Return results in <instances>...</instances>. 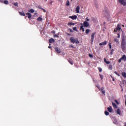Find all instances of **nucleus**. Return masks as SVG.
I'll list each match as a JSON object with an SVG mask.
<instances>
[{
	"label": "nucleus",
	"mask_w": 126,
	"mask_h": 126,
	"mask_svg": "<svg viewBox=\"0 0 126 126\" xmlns=\"http://www.w3.org/2000/svg\"><path fill=\"white\" fill-rule=\"evenodd\" d=\"M83 25H84V26L85 27H86L87 28L88 27H89V26H90L89 23H88V22H87V21H85V22H84V23H83Z\"/></svg>",
	"instance_id": "0eeeda50"
},
{
	"label": "nucleus",
	"mask_w": 126,
	"mask_h": 126,
	"mask_svg": "<svg viewBox=\"0 0 126 126\" xmlns=\"http://www.w3.org/2000/svg\"><path fill=\"white\" fill-rule=\"evenodd\" d=\"M43 11V12H46V10L42 8V9H41Z\"/></svg>",
	"instance_id": "49530a36"
},
{
	"label": "nucleus",
	"mask_w": 126,
	"mask_h": 126,
	"mask_svg": "<svg viewBox=\"0 0 126 126\" xmlns=\"http://www.w3.org/2000/svg\"><path fill=\"white\" fill-rule=\"evenodd\" d=\"M111 52H114V49H112Z\"/></svg>",
	"instance_id": "13d9d810"
},
{
	"label": "nucleus",
	"mask_w": 126,
	"mask_h": 126,
	"mask_svg": "<svg viewBox=\"0 0 126 126\" xmlns=\"http://www.w3.org/2000/svg\"><path fill=\"white\" fill-rule=\"evenodd\" d=\"M73 30H74V31H76L77 32V28L76 27H74L73 28Z\"/></svg>",
	"instance_id": "7c9ffc66"
},
{
	"label": "nucleus",
	"mask_w": 126,
	"mask_h": 126,
	"mask_svg": "<svg viewBox=\"0 0 126 126\" xmlns=\"http://www.w3.org/2000/svg\"><path fill=\"white\" fill-rule=\"evenodd\" d=\"M89 57H90V58H93V55L91 54H89Z\"/></svg>",
	"instance_id": "f704fd0d"
},
{
	"label": "nucleus",
	"mask_w": 126,
	"mask_h": 126,
	"mask_svg": "<svg viewBox=\"0 0 126 126\" xmlns=\"http://www.w3.org/2000/svg\"><path fill=\"white\" fill-rule=\"evenodd\" d=\"M55 52H56L58 54H61L62 51H61V49H59V47H56L55 48Z\"/></svg>",
	"instance_id": "1a4fd4ad"
},
{
	"label": "nucleus",
	"mask_w": 126,
	"mask_h": 126,
	"mask_svg": "<svg viewBox=\"0 0 126 126\" xmlns=\"http://www.w3.org/2000/svg\"><path fill=\"white\" fill-rule=\"evenodd\" d=\"M122 61H123L122 59V58H120V59L118 60V63H122Z\"/></svg>",
	"instance_id": "e433bc0d"
},
{
	"label": "nucleus",
	"mask_w": 126,
	"mask_h": 126,
	"mask_svg": "<svg viewBox=\"0 0 126 126\" xmlns=\"http://www.w3.org/2000/svg\"><path fill=\"white\" fill-rule=\"evenodd\" d=\"M121 58V60H122V61H124V62H126V55H124Z\"/></svg>",
	"instance_id": "4468645a"
},
{
	"label": "nucleus",
	"mask_w": 126,
	"mask_h": 126,
	"mask_svg": "<svg viewBox=\"0 0 126 126\" xmlns=\"http://www.w3.org/2000/svg\"><path fill=\"white\" fill-rule=\"evenodd\" d=\"M126 39H125V36L122 38L121 41V48L122 50H125L126 49Z\"/></svg>",
	"instance_id": "f257e3e1"
},
{
	"label": "nucleus",
	"mask_w": 126,
	"mask_h": 126,
	"mask_svg": "<svg viewBox=\"0 0 126 126\" xmlns=\"http://www.w3.org/2000/svg\"><path fill=\"white\" fill-rule=\"evenodd\" d=\"M49 45L51 46V44H49Z\"/></svg>",
	"instance_id": "69168bd1"
},
{
	"label": "nucleus",
	"mask_w": 126,
	"mask_h": 126,
	"mask_svg": "<svg viewBox=\"0 0 126 126\" xmlns=\"http://www.w3.org/2000/svg\"><path fill=\"white\" fill-rule=\"evenodd\" d=\"M86 20L87 21H89V20H90L88 18V17H87V18H86Z\"/></svg>",
	"instance_id": "09e8293b"
},
{
	"label": "nucleus",
	"mask_w": 126,
	"mask_h": 126,
	"mask_svg": "<svg viewBox=\"0 0 126 126\" xmlns=\"http://www.w3.org/2000/svg\"><path fill=\"white\" fill-rule=\"evenodd\" d=\"M70 41L71 43H72L73 44H74V43H76V44H79V41H78L77 38H74V37H71L70 38Z\"/></svg>",
	"instance_id": "f03ea898"
},
{
	"label": "nucleus",
	"mask_w": 126,
	"mask_h": 126,
	"mask_svg": "<svg viewBox=\"0 0 126 126\" xmlns=\"http://www.w3.org/2000/svg\"><path fill=\"white\" fill-rule=\"evenodd\" d=\"M112 106H113V108H114V109L118 108V106L117 105V104L115 103H114L113 102H112Z\"/></svg>",
	"instance_id": "f3484780"
},
{
	"label": "nucleus",
	"mask_w": 126,
	"mask_h": 126,
	"mask_svg": "<svg viewBox=\"0 0 126 126\" xmlns=\"http://www.w3.org/2000/svg\"><path fill=\"white\" fill-rule=\"evenodd\" d=\"M12 7L14 8V7L13 6Z\"/></svg>",
	"instance_id": "774afa93"
},
{
	"label": "nucleus",
	"mask_w": 126,
	"mask_h": 126,
	"mask_svg": "<svg viewBox=\"0 0 126 126\" xmlns=\"http://www.w3.org/2000/svg\"><path fill=\"white\" fill-rule=\"evenodd\" d=\"M108 69L112 70L113 69V65L112 64L109 65Z\"/></svg>",
	"instance_id": "b1692460"
},
{
	"label": "nucleus",
	"mask_w": 126,
	"mask_h": 126,
	"mask_svg": "<svg viewBox=\"0 0 126 126\" xmlns=\"http://www.w3.org/2000/svg\"><path fill=\"white\" fill-rule=\"evenodd\" d=\"M69 30H70V32L71 33L73 32V31L71 29H69Z\"/></svg>",
	"instance_id": "c03bdc74"
},
{
	"label": "nucleus",
	"mask_w": 126,
	"mask_h": 126,
	"mask_svg": "<svg viewBox=\"0 0 126 126\" xmlns=\"http://www.w3.org/2000/svg\"><path fill=\"white\" fill-rule=\"evenodd\" d=\"M99 46H105L107 45V41H105L99 44Z\"/></svg>",
	"instance_id": "f8f14e48"
},
{
	"label": "nucleus",
	"mask_w": 126,
	"mask_h": 126,
	"mask_svg": "<svg viewBox=\"0 0 126 126\" xmlns=\"http://www.w3.org/2000/svg\"><path fill=\"white\" fill-rule=\"evenodd\" d=\"M98 70L99 72H102V69L101 68H99Z\"/></svg>",
	"instance_id": "a19ab883"
},
{
	"label": "nucleus",
	"mask_w": 126,
	"mask_h": 126,
	"mask_svg": "<svg viewBox=\"0 0 126 126\" xmlns=\"http://www.w3.org/2000/svg\"><path fill=\"white\" fill-rule=\"evenodd\" d=\"M19 13L21 16H25V13L24 12H19Z\"/></svg>",
	"instance_id": "a211bd4d"
},
{
	"label": "nucleus",
	"mask_w": 126,
	"mask_h": 126,
	"mask_svg": "<svg viewBox=\"0 0 126 126\" xmlns=\"http://www.w3.org/2000/svg\"><path fill=\"white\" fill-rule=\"evenodd\" d=\"M68 26H69V25H75V24L73 23H68Z\"/></svg>",
	"instance_id": "c756f323"
},
{
	"label": "nucleus",
	"mask_w": 126,
	"mask_h": 126,
	"mask_svg": "<svg viewBox=\"0 0 126 126\" xmlns=\"http://www.w3.org/2000/svg\"><path fill=\"white\" fill-rule=\"evenodd\" d=\"M52 48V47H51V46H48V48L49 49H51Z\"/></svg>",
	"instance_id": "5fc2aeb1"
},
{
	"label": "nucleus",
	"mask_w": 126,
	"mask_h": 126,
	"mask_svg": "<svg viewBox=\"0 0 126 126\" xmlns=\"http://www.w3.org/2000/svg\"><path fill=\"white\" fill-rule=\"evenodd\" d=\"M118 2L119 3H121V4H122V5H124V6H126V0H118Z\"/></svg>",
	"instance_id": "7ed1b4c3"
},
{
	"label": "nucleus",
	"mask_w": 126,
	"mask_h": 126,
	"mask_svg": "<svg viewBox=\"0 0 126 126\" xmlns=\"http://www.w3.org/2000/svg\"><path fill=\"white\" fill-rule=\"evenodd\" d=\"M37 14H38V13H37V12H35V13H34V15H37Z\"/></svg>",
	"instance_id": "864d4df0"
},
{
	"label": "nucleus",
	"mask_w": 126,
	"mask_h": 126,
	"mask_svg": "<svg viewBox=\"0 0 126 126\" xmlns=\"http://www.w3.org/2000/svg\"><path fill=\"white\" fill-rule=\"evenodd\" d=\"M121 30H122V28H121V26L120 25V24H118L117 28L114 30V32H117V31H121Z\"/></svg>",
	"instance_id": "39448f33"
},
{
	"label": "nucleus",
	"mask_w": 126,
	"mask_h": 126,
	"mask_svg": "<svg viewBox=\"0 0 126 126\" xmlns=\"http://www.w3.org/2000/svg\"><path fill=\"white\" fill-rule=\"evenodd\" d=\"M43 20V18L41 17H39L38 18H37V21H42Z\"/></svg>",
	"instance_id": "4be33fe9"
},
{
	"label": "nucleus",
	"mask_w": 126,
	"mask_h": 126,
	"mask_svg": "<svg viewBox=\"0 0 126 126\" xmlns=\"http://www.w3.org/2000/svg\"><path fill=\"white\" fill-rule=\"evenodd\" d=\"M117 113L118 115H121V109H120L119 108L117 109Z\"/></svg>",
	"instance_id": "412c9836"
},
{
	"label": "nucleus",
	"mask_w": 126,
	"mask_h": 126,
	"mask_svg": "<svg viewBox=\"0 0 126 126\" xmlns=\"http://www.w3.org/2000/svg\"><path fill=\"white\" fill-rule=\"evenodd\" d=\"M110 55H113V52L112 51L110 53Z\"/></svg>",
	"instance_id": "6e6d98bb"
},
{
	"label": "nucleus",
	"mask_w": 126,
	"mask_h": 126,
	"mask_svg": "<svg viewBox=\"0 0 126 126\" xmlns=\"http://www.w3.org/2000/svg\"><path fill=\"white\" fill-rule=\"evenodd\" d=\"M114 41V42H119V40L117 39V38H115Z\"/></svg>",
	"instance_id": "58836bf2"
},
{
	"label": "nucleus",
	"mask_w": 126,
	"mask_h": 126,
	"mask_svg": "<svg viewBox=\"0 0 126 126\" xmlns=\"http://www.w3.org/2000/svg\"><path fill=\"white\" fill-rule=\"evenodd\" d=\"M80 24L81 26L80 27V30H82L83 32H84V31H85V30L83 28V24L81 23Z\"/></svg>",
	"instance_id": "ddd939ff"
},
{
	"label": "nucleus",
	"mask_w": 126,
	"mask_h": 126,
	"mask_svg": "<svg viewBox=\"0 0 126 126\" xmlns=\"http://www.w3.org/2000/svg\"><path fill=\"white\" fill-rule=\"evenodd\" d=\"M104 24H106V23H104Z\"/></svg>",
	"instance_id": "0e129e2a"
},
{
	"label": "nucleus",
	"mask_w": 126,
	"mask_h": 126,
	"mask_svg": "<svg viewBox=\"0 0 126 126\" xmlns=\"http://www.w3.org/2000/svg\"><path fill=\"white\" fill-rule=\"evenodd\" d=\"M108 46L109 47L110 50H111V49H112V45H111V43H109Z\"/></svg>",
	"instance_id": "473e14b6"
},
{
	"label": "nucleus",
	"mask_w": 126,
	"mask_h": 126,
	"mask_svg": "<svg viewBox=\"0 0 126 126\" xmlns=\"http://www.w3.org/2000/svg\"><path fill=\"white\" fill-rule=\"evenodd\" d=\"M3 2L4 4H8V0H5Z\"/></svg>",
	"instance_id": "cd10ccee"
},
{
	"label": "nucleus",
	"mask_w": 126,
	"mask_h": 126,
	"mask_svg": "<svg viewBox=\"0 0 126 126\" xmlns=\"http://www.w3.org/2000/svg\"><path fill=\"white\" fill-rule=\"evenodd\" d=\"M51 33H52L53 34H55L56 33V31H53Z\"/></svg>",
	"instance_id": "de8ad7c7"
},
{
	"label": "nucleus",
	"mask_w": 126,
	"mask_h": 126,
	"mask_svg": "<svg viewBox=\"0 0 126 126\" xmlns=\"http://www.w3.org/2000/svg\"><path fill=\"white\" fill-rule=\"evenodd\" d=\"M66 5H67V6H68V5H69V0H67Z\"/></svg>",
	"instance_id": "72a5a7b5"
},
{
	"label": "nucleus",
	"mask_w": 126,
	"mask_h": 126,
	"mask_svg": "<svg viewBox=\"0 0 126 126\" xmlns=\"http://www.w3.org/2000/svg\"><path fill=\"white\" fill-rule=\"evenodd\" d=\"M80 10V7L79 6H77V7L76 8V10H75L76 13H79Z\"/></svg>",
	"instance_id": "9b49d317"
},
{
	"label": "nucleus",
	"mask_w": 126,
	"mask_h": 126,
	"mask_svg": "<svg viewBox=\"0 0 126 126\" xmlns=\"http://www.w3.org/2000/svg\"><path fill=\"white\" fill-rule=\"evenodd\" d=\"M54 37H55L56 38H59V35H58V34H54Z\"/></svg>",
	"instance_id": "c9c22d12"
},
{
	"label": "nucleus",
	"mask_w": 126,
	"mask_h": 126,
	"mask_svg": "<svg viewBox=\"0 0 126 126\" xmlns=\"http://www.w3.org/2000/svg\"><path fill=\"white\" fill-rule=\"evenodd\" d=\"M95 34H96V32H93L92 33V35H91V44L92 45L93 44V42L94 41V37H95Z\"/></svg>",
	"instance_id": "20e7f679"
},
{
	"label": "nucleus",
	"mask_w": 126,
	"mask_h": 126,
	"mask_svg": "<svg viewBox=\"0 0 126 126\" xmlns=\"http://www.w3.org/2000/svg\"><path fill=\"white\" fill-rule=\"evenodd\" d=\"M114 73L115 74H116V75H118V76H121V75H120V74L118 73V72H117V71H114Z\"/></svg>",
	"instance_id": "c85d7f7f"
},
{
	"label": "nucleus",
	"mask_w": 126,
	"mask_h": 126,
	"mask_svg": "<svg viewBox=\"0 0 126 126\" xmlns=\"http://www.w3.org/2000/svg\"><path fill=\"white\" fill-rule=\"evenodd\" d=\"M113 81H115V79L113 78Z\"/></svg>",
	"instance_id": "052dcab7"
},
{
	"label": "nucleus",
	"mask_w": 126,
	"mask_h": 126,
	"mask_svg": "<svg viewBox=\"0 0 126 126\" xmlns=\"http://www.w3.org/2000/svg\"><path fill=\"white\" fill-rule=\"evenodd\" d=\"M69 18H71V19H72V20H75L77 19V16L75 15L73 16H69Z\"/></svg>",
	"instance_id": "423d86ee"
},
{
	"label": "nucleus",
	"mask_w": 126,
	"mask_h": 126,
	"mask_svg": "<svg viewBox=\"0 0 126 126\" xmlns=\"http://www.w3.org/2000/svg\"><path fill=\"white\" fill-rule=\"evenodd\" d=\"M99 76L102 80V79H103V75H101V74H99Z\"/></svg>",
	"instance_id": "ea45409f"
},
{
	"label": "nucleus",
	"mask_w": 126,
	"mask_h": 126,
	"mask_svg": "<svg viewBox=\"0 0 126 126\" xmlns=\"http://www.w3.org/2000/svg\"><path fill=\"white\" fill-rule=\"evenodd\" d=\"M49 43H50V44H51L52 43H55V39H54V38L49 39Z\"/></svg>",
	"instance_id": "dca6fc26"
},
{
	"label": "nucleus",
	"mask_w": 126,
	"mask_h": 126,
	"mask_svg": "<svg viewBox=\"0 0 126 126\" xmlns=\"http://www.w3.org/2000/svg\"><path fill=\"white\" fill-rule=\"evenodd\" d=\"M122 76L123 77H125V78H126V72H122Z\"/></svg>",
	"instance_id": "393cba45"
},
{
	"label": "nucleus",
	"mask_w": 126,
	"mask_h": 126,
	"mask_svg": "<svg viewBox=\"0 0 126 126\" xmlns=\"http://www.w3.org/2000/svg\"><path fill=\"white\" fill-rule=\"evenodd\" d=\"M96 87H97V88L99 89V91H101V88H100L99 86H96Z\"/></svg>",
	"instance_id": "37998d69"
},
{
	"label": "nucleus",
	"mask_w": 126,
	"mask_h": 126,
	"mask_svg": "<svg viewBox=\"0 0 126 126\" xmlns=\"http://www.w3.org/2000/svg\"><path fill=\"white\" fill-rule=\"evenodd\" d=\"M29 12H30L31 13H34L35 12V10H34L32 8H31L30 10H29Z\"/></svg>",
	"instance_id": "6ab92c4d"
},
{
	"label": "nucleus",
	"mask_w": 126,
	"mask_h": 126,
	"mask_svg": "<svg viewBox=\"0 0 126 126\" xmlns=\"http://www.w3.org/2000/svg\"><path fill=\"white\" fill-rule=\"evenodd\" d=\"M67 35H68V36H70V34L68 33H67Z\"/></svg>",
	"instance_id": "603ef678"
},
{
	"label": "nucleus",
	"mask_w": 126,
	"mask_h": 126,
	"mask_svg": "<svg viewBox=\"0 0 126 126\" xmlns=\"http://www.w3.org/2000/svg\"><path fill=\"white\" fill-rule=\"evenodd\" d=\"M122 91H123V90H122Z\"/></svg>",
	"instance_id": "338daca9"
},
{
	"label": "nucleus",
	"mask_w": 126,
	"mask_h": 126,
	"mask_svg": "<svg viewBox=\"0 0 126 126\" xmlns=\"http://www.w3.org/2000/svg\"><path fill=\"white\" fill-rule=\"evenodd\" d=\"M69 63H70V64H73V63H72V62H69Z\"/></svg>",
	"instance_id": "8fccbe9b"
},
{
	"label": "nucleus",
	"mask_w": 126,
	"mask_h": 126,
	"mask_svg": "<svg viewBox=\"0 0 126 126\" xmlns=\"http://www.w3.org/2000/svg\"><path fill=\"white\" fill-rule=\"evenodd\" d=\"M125 126H126V122L125 123Z\"/></svg>",
	"instance_id": "bf43d9fd"
},
{
	"label": "nucleus",
	"mask_w": 126,
	"mask_h": 126,
	"mask_svg": "<svg viewBox=\"0 0 126 126\" xmlns=\"http://www.w3.org/2000/svg\"><path fill=\"white\" fill-rule=\"evenodd\" d=\"M69 47L70 48H74V46H73V45H70Z\"/></svg>",
	"instance_id": "a18cd8bd"
},
{
	"label": "nucleus",
	"mask_w": 126,
	"mask_h": 126,
	"mask_svg": "<svg viewBox=\"0 0 126 126\" xmlns=\"http://www.w3.org/2000/svg\"><path fill=\"white\" fill-rule=\"evenodd\" d=\"M118 38H120V34H119V33H118Z\"/></svg>",
	"instance_id": "3c124183"
},
{
	"label": "nucleus",
	"mask_w": 126,
	"mask_h": 126,
	"mask_svg": "<svg viewBox=\"0 0 126 126\" xmlns=\"http://www.w3.org/2000/svg\"><path fill=\"white\" fill-rule=\"evenodd\" d=\"M93 81H94V82H95V80H93Z\"/></svg>",
	"instance_id": "680f3d73"
},
{
	"label": "nucleus",
	"mask_w": 126,
	"mask_h": 126,
	"mask_svg": "<svg viewBox=\"0 0 126 126\" xmlns=\"http://www.w3.org/2000/svg\"><path fill=\"white\" fill-rule=\"evenodd\" d=\"M38 8H39V9H42L43 8L42 7H41L40 5H38Z\"/></svg>",
	"instance_id": "4c0bfd02"
},
{
	"label": "nucleus",
	"mask_w": 126,
	"mask_h": 126,
	"mask_svg": "<svg viewBox=\"0 0 126 126\" xmlns=\"http://www.w3.org/2000/svg\"><path fill=\"white\" fill-rule=\"evenodd\" d=\"M104 62L106 63V64H109L110 63V61H107V60H106V58L104 59Z\"/></svg>",
	"instance_id": "aec40b11"
},
{
	"label": "nucleus",
	"mask_w": 126,
	"mask_h": 126,
	"mask_svg": "<svg viewBox=\"0 0 126 126\" xmlns=\"http://www.w3.org/2000/svg\"><path fill=\"white\" fill-rule=\"evenodd\" d=\"M104 114H105V116H109V112H108V111H105V112H104Z\"/></svg>",
	"instance_id": "bb28decb"
},
{
	"label": "nucleus",
	"mask_w": 126,
	"mask_h": 126,
	"mask_svg": "<svg viewBox=\"0 0 126 126\" xmlns=\"http://www.w3.org/2000/svg\"><path fill=\"white\" fill-rule=\"evenodd\" d=\"M107 111H108L109 113H113V108H112V106H109L107 108Z\"/></svg>",
	"instance_id": "6e6552de"
},
{
	"label": "nucleus",
	"mask_w": 126,
	"mask_h": 126,
	"mask_svg": "<svg viewBox=\"0 0 126 126\" xmlns=\"http://www.w3.org/2000/svg\"><path fill=\"white\" fill-rule=\"evenodd\" d=\"M91 30L90 29L86 30V34H89V32H90Z\"/></svg>",
	"instance_id": "a878e982"
},
{
	"label": "nucleus",
	"mask_w": 126,
	"mask_h": 126,
	"mask_svg": "<svg viewBox=\"0 0 126 126\" xmlns=\"http://www.w3.org/2000/svg\"><path fill=\"white\" fill-rule=\"evenodd\" d=\"M12 3L14 4V5H15V6H17V7H18V2H16Z\"/></svg>",
	"instance_id": "5701e85b"
},
{
	"label": "nucleus",
	"mask_w": 126,
	"mask_h": 126,
	"mask_svg": "<svg viewBox=\"0 0 126 126\" xmlns=\"http://www.w3.org/2000/svg\"><path fill=\"white\" fill-rule=\"evenodd\" d=\"M114 102H115V103L117 104V105H119V101H118V100L115 99L114 100Z\"/></svg>",
	"instance_id": "2f4dec72"
},
{
	"label": "nucleus",
	"mask_w": 126,
	"mask_h": 126,
	"mask_svg": "<svg viewBox=\"0 0 126 126\" xmlns=\"http://www.w3.org/2000/svg\"><path fill=\"white\" fill-rule=\"evenodd\" d=\"M106 14H108V11H106Z\"/></svg>",
	"instance_id": "4d7b16f0"
},
{
	"label": "nucleus",
	"mask_w": 126,
	"mask_h": 126,
	"mask_svg": "<svg viewBox=\"0 0 126 126\" xmlns=\"http://www.w3.org/2000/svg\"><path fill=\"white\" fill-rule=\"evenodd\" d=\"M113 124H115V125H118V122L117 121H114Z\"/></svg>",
	"instance_id": "79ce46f5"
},
{
	"label": "nucleus",
	"mask_w": 126,
	"mask_h": 126,
	"mask_svg": "<svg viewBox=\"0 0 126 126\" xmlns=\"http://www.w3.org/2000/svg\"><path fill=\"white\" fill-rule=\"evenodd\" d=\"M100 91H101L103 95H105L106 92L105 91V88L104 87H101Z\"/></svg>",
	"instance_id": "9d476101"
},
{
	"label": "nucleus",
	"mask_w": 126,
	"mask_h": 126,
	"mask_svg": "<svg viewBox=\"0 0 126 126\" xmlns=\"http://www.w3.org/2000/svg\"><path fill=\"white\" fill-rule=\"evenodd\" d=\"M26 15H28V18H29V19H30V18H31L32 17V15L31 14V13H26Z\"/></svg>",
	"instance_id": "2eb2a0df"
},
{
	"label": "nucleus",
	"mask_w": 126,
	"mask_h": 126,
	"mask_svg": "<svg viewBox=\"0 0 126 126\" xmlns=\"http://www.w3.org/2000/svg\"><path fill=\"white\" fill-rule=\"evenodd\" d=\"M123 27H125V25H123Z\"/></svg>",
	"instance_id": "e2e57ef3"
}]
</instances>
